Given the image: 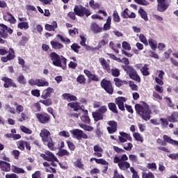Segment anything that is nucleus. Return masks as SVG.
<instances>
[{"instance_id":"f257e3e1","label":"nucleus","mask_w":178,"mask_h":178,"mask_svg":"<svg viewBox=\"0 0 178 178\" xmlns=\"http://www.w3.org/2000/svg\"><path fill=\"white\" fill-rule=\"evenodd\" d=\"M76 15L79 17H83L84 16H86V17H88V16H91V12L88 8L83 6L82 5H76L74 8V12H69L67 13V16L70 19H72V20H76Z\"/></svg>"},{"instance_id":"f03ea898","label":"nucleus","mask_w":178,"mask_h":178,"mask_svg":"<svg viewBox=\"0 0 178 178\" xmlns=\"http://www.w3.org/2000/svg\"><path fill=\"white\" fill-rule=\"evenodd\" d=\"M135 111L140 118L145 122L151 119L152 111L149 110V106L147 103L143 102V104H136L135 105Z\"/></svg>"},{"instance_id":"7ed1b4c3","label":"nucleus","mask_w":178,"mask_h":178,"mask_svg":"<svg viewBox=\"0 0 178 178\" xmlns=\"http://www.w3.org/2000/svg\"><path fill=\"white\" fill-rule=\"evenodd\" d=\"M49 58L52 61V65L56 66V67H61L65 70L67 67V59L63 56H59V54L56 52H51L49 54Z\"/></svg>"},{"instance_id":"20e7f679","label":"nucleus","mask_w":178,"mask_h":178,"mask_svg":"<svg viewBox=\"0 0 178 178\" xmlns=\"http://www.w3.org/2000/svg\"><path fill=\"white\" fill-rule=\"evenodd\" d=\"M67 106H69V108L71 109H73L74 112H79V111L81 110L84 113V115L81 117V122L86 123V124H90L91 123V120H90V117L88 116V111L81 108L80 103L70 102L67 104Z\"/></svg>"},{"instance_id":"39448f33","label":"nucleus","mask_w":178,"mask_h":178,"mask_svg":"<svg viewBox=\"0 0 178 178\" xmlns=\"http://www.w3.org/2000/svg\"><path fill=\"white\" fill-rule=\"evenodd\" d=\"M129 157L127 154H123L121 157L115 156L113 157V163H118V166L120 170H127L130 169V163L127 162Z\"/></svg>"},{"instance_id":"423d86ee","label":"nucleus","mask_w":178,"mask_h":178,"mask_svg":"<svg viewBox=\"0 0 178 178\" xmlns=\"http://www.w3.org/2000/svg\"><path fill=\"white\" fill-rule=\"evenodd\" d=\"M54 92V88H47V89L44 90L42 92L41 98L39 102L44 105V106H51L52 105V99L51 98V94Z\"/></svg>"},{"instance_id":"0eeeda50","label":"nucleus","mask_w":178,"mask_h":178,"mask_svg":"<svg viewBox=\"0 0 178 178\" xmlns=\"http://www.w3.org/2000/svg\"><path fill=\"white\" fill-rule=\"evenodd\" d=\"M0 27H1V31H0V44H5L6 42V38L9 37L8 34H13V29L8 27V26L3 24H0ZM2 38H4L2 39Z\"/></svg>"},{"instance_id":"6e6552de","label":"nucleus","mask_w":178,"mask_h":178,"mask_svg":"<svg viewBox=\"0 0 178 178\" xmlns=\"http://www.w3.org/2000/svg\"><path fill=\"white\" fill-rule=\"evenodd\" d=\"M100 86L104 91L109 95H112L113 94L115 89L113 88V85H112V82L106 79H103L100 82Z\"/></svg>"},{"instance_id":"1a4fd4ad","label":"nucleus","mask_w":178,"mask_h":178,"mask_svg":"<svg viewBox=\"0 0 178 178\" xmlns=\"http://www.w3.org/2000/svg\"><path fill=\"white\" fill-rule=\"evenodd\" d=\"M163 138L164 140H162V139L161 138L157 139L156 143L157 144H159V145H161L162 147H166L168 143V144H171L172 145H177L178 147V141L172 139L168 135L163 136Z\"/></svg>"},{"instance_id":"9d476101","label":"nucleus","mask_w":178,"mask_h":178,"mask_svg":"<svg viewBox=\"0 0 178 178\" xmlns=\"http://www.w3.org/2000/svg\"><path fill=\"white\" fill-rule=\"evenodd\" d=\"M126 73L128 74L129 79L134 80V81H137L138 83H141V78L136 69L134 67H128V69L126 70Z\"/></svg>"},{"instance_id":"9b49d317","label":"nucleus","mask_w":178,"mask_h":178,"mask_svg":"<svg viewBox=\"0 0 178 178\" xmlns=\"http://www.w3.org/2000/svg\"><path fill=\"white\" fill-rule=\"evenodd\" d=\"M35 116L41 124H48L51 122V115L45 112L38 113L35 114Z\"/></svg>"},{"instance_id":"f8f14e48","label":"nucleus","mask_w":178,"mask_h":178,"mask_svg":"<svg viewBox=\"0 0 178 178\" xmlns=\"http://www.w3.org/2000/svg\"><path fill=\"white\" fill-rule=\"evenodd\" d=\"M71 134L76 138V140H81V138H83L84 140H87L88 138V136L81 129H75L70 131Z\"/></svg>"},{"instance_id":"ddd939ff","label":"nucleus","mask_w":178,"mask_h":178,"mask_svg":"<svg viewBox=\"0 0 178 178\" xmlns=\"http://www.w3.org/2000/svg\"><path fill=\"white\" fill-rule=\"evenodd\" d=\"M41 158H43L44 161H47V162H58V158L55 156V155L51 152L50 151H45L44 154H40Z\"/></svg>"},{"instance_id":"4468645a","label":"nucleus","mask_w":178,"mask_h":178,"mask_svg":"<svg viewBox=\"0 0 178 178\" xmlns=\"http://www.w3.org/2000/svg\"><path fill=\"white\" fill-rule=\"evenodd\" d=\"M133 138L130 136V134L126 132H120V136H118V144H123L127 141H131Z\"/></svg>"},{"instance_id":"2eb2a0df","label":"nucleus","mask_w":178,"mask_h":178,"mask_svg":"<svg viewBox=\"0 0 178 178\" xmlns=\"http://www.w3.org/2000/svg\"><path fill=\"white\" fill-rule=\"evenodd\" d=\"M169 8V3L166 2V0H157V11L165 12Z\"/></svg>"},{"instance_id":"dca6fc26","label":"nucleus","mask_w":178,"mask_h":178,"mask_svg":"<svg viewBox=\"0 0 178 178\" xmlns=\"http://www.w3.org/2000/svg\"><path fill=\"white\" fill-rule=\"evenodd\" d=\"M107 124L110 126L107 127V131L109 134H113L114 133H116V131H118V122L116 121H108L107 122Z\"/></svg>"},{"instance_id":"f3484780","label":"nucleus","mask_w":178,"mask_h":178,"mask_svg":"<svg viewBox=\"0 0 178 178\" xmlns=\"http://www.w3.org/2000/svg\"><path fill=\"white\" fill-rule=\"evenodd\" d=\"M1 80L2 81L4 82V84H3L4 88H9V87H13L14 88H16L17 87L16 83H13V79L10 78L3 76L1 78Z\"/></svg>"},{"instance_id":"a211bd4d","label":"nucleus","mask_w":178,"mask_h":178,"mask_svg":"<svg viewBox=\"0 0 178 178\" xmlns=\"http://www.w3.org/2000/svg\"><path fill=\"white\" fill-rule=\"evenodd\" d=\"M40 136L42 138V141H43V143H45L46 141H49L51 140V133L49 132V131H48L47 129H43L41 131Z\"/></svg>"},{"instance_id":"6ab92c4d","label":"nucleus","mask_w":178,"mask_h":178,"mask_svg":"<svg viewBox=\"0 0 178 178\" xmlns=\"http://www.w3.org/2000/svg\"><path fill=\"white\" fill-rule=\"evenodd\" d=\"M99 62L101 66H102L104 70H106L108 73H109V72H111V66L109 65V63H108L106 60H105V58H99Z\"/></svg>"},{"instance_id":"aec40b11","label":"nucleus","mask_w":178,"mask_h":178,"mask_svg":"<svg viewBox=\"0 0 178 178\" xmlns=\"http://www.w3.org/2000/svg\"><path fill=\"white\" fill-rule=\"evenodd\" d=\"M115 102L120 111H125L124 102H126V97H118L116 99Z\"/></svg>"},{"instance_id":"412c9836","label":"nucleus","mask_w":178,"mask_h":178,"mask_svg":"<svg viewBox=\"0 0 178 178\" xmlns=\"http://www.w3.org/2000/svg\"><path fill=\"white\" fill-rule=\"evenodd\" d=\"M90 29L95 34H98L99 33H102L103 29L100 27L97 22H92L90 25Z\"/></svg>"},{"instance_id":"4be33fe9","label":"nucleus","mask_w":178,"mask_h":178,"mask_svg":"<svg viewBox=\"0 0 178 178\" xmlns=\"http://www.w3.org/2000/svg\"><path fill=\"white\" fill-rule=\"evenodd\" d=\"M0 169H1L3 172H10V163L1 160Z\"/></svg>"},{"instance_id":"5701e85b","label":"nucleus","mask_w":178,"mask_h":178,"mask_svg":"<svg viewBox=\"0 0 178 178\" xmlns=\"http://www.w3.org/2000/svg\"><path fill=\"white\" fill-rule=\"evenodd\" d=\"M92 116L95 122H99V120H104V115H102L98 110L92 113Z\"/></svg>"},{"instance_id":"b1692460","label":"nucleus","mask_w":178,"mask_h":178,"mask_svg":"<svg viewBox=\"0 0 178 178\" xmlns=\"http://www.w3.org/2000/svg\"><path fill=\"white\" fill-rule=\"evenodd\" d=\"M62 97L63 99H65L68 102H72V101H77V97L70 93H63Z\"/></svg>"},{"instance_id":"393cba45","label":"nucleus","mask_w":178,"mask_h":178,"mask_svg":"<svg viewBox=\"0 0 178 178\" xmlns=\"http://www.w3.org/2000/svg\"><path fill=\"white\" fill-rule=\"evenodd\" d=\"M52 24L53 25L46 24L44 26L45 30H47V31H55V29H58V23L56 21H54Z\"/></svg>"},{"instance_id":"a878e982","label":"nucleus","mask_w":178,"mask_h":178,"mask_svg":"<svg viewBox=\"0 0 178 178\" xmlns=\"http://www.w3.org/2000/svg\"><path fill=\"white\" fill-rule=\"evenodd\" d=\"M121 63H124V65H122L121 67L124 72H126L129 67H133V66L130 65V60H129L127 58H123Z\"/></svg>"},{"instance_id":"bb28decb","label":"nucleus","mask_w":178,"mask_h":178,"mask_svg":"<svg viewBox=\"0 0 178 178\" xmlns=\"http://www.w3.org/2000/svg\"><path fill=\"white\" fill-rule=\"evenodd\" d=\"M8 16L10 18H8ZM3 19L6 22H9V23H11L12 24H15V23H16V19H15V17L9 12H7V16H3Z\"/></svg>"},{"instance_id":"cd10ccee","label":"nucleus","mask_w":178,"mask_h":178,"mask_svg":"<svg viewBox=\"0 0 178 178\" xmlns=\"http://www.w3.org/2000/svg\"><path fill=\"white\" fill-rule=\"evenodd\" d=\"M108 108L109 111L113 112V113H115V115L119 114V111H118V106H116V104L113 102H111L108 104Z\"/></svg>"},{"instance_id":"c85d7f7f","label":"nucleus","mask_w":178,"mask_h":178,"mask_svg":"<svg viewBox=\"0 0 178 178\" xmlns=\"http://www.w3.org/2000/svg\"><path fill=\"white\" fill-rule=\"evenodd\" d=\"M138 13L145 22H148V13H147V11L140 7L138 10Z\"/></svg>"},{"instance_id":"c756f323","label":"nucleus","mask_w":178,"mask_h":178,"mask_svg":"<svg viewBox=\"0 0 178 178\" xmlns=\"http://www.w3.org/2000/svg\"><path fill=\"white\" fill-rule=\"evenodd\" d=\"M140 72L142 73L143 76H149V67H148V64H145L141 68H140Z\"/></svg>"},{"instance_id":"7c9ffc66","label":"nucleus","mask_w":178,"mask_h":178,"mask_svg":"<svg viewBox=\"0 0 178 178\" xmlns=\"http://www.w3.org/2000/svg\"><path fill=\"white\" fill-rule=\"evenodd\" d=\"M148 44L153 51H156V48H158V43L156 42V40L152 38H149Z\"/></svg>"},{"instance_id":"2f4dec72","label":"nucleus","mask_w":178,"mask_h":178,"mask_svg":"<svg viewBox=\"0 0 178 178\" xmlns=\"http://www.w3.org/2000/svg\"><path fill=\"white\" fill-rule=\"evenodd\" d=\"M168 122L176 123L178 122V114L177 113H173L172 115L168 117Z\"/></svg>"},{"instance_id":"473e14b6","label":"nucleus","mask_w":178,"mask_h":178,"mask_svg":"<svg viewBox=\"0 0 178 178\" xmlns=\"http://www.w3.org/2000/svg\"><path fill=\"white\" fill-rule=\"evenodd\" d=\"M50 44L54 49H62L63 48V44L54 40H51Z\"/></svg>"},{"instance_id":"72a5a7b5","label":"nucleus","mask_w":178,"mask_h":178,"mask_svg":"<svg viewBox=\"0 0 178 178\" xmlns=\"http://www.w3.org/2000/svg\"><path fill=\"white\" fill-rule=\"evenodd\" d=\"M30 27V26H29V22H19L17 24V28L20 29V30H29V28Z\"/></svg>"},{"instance_id":"f704fd0d","label":"nucleus","mask_w":178,"mask_h":178,"mask_svg":"<svg viewBox=\"0 0 178 178\" xmlns=\"http://www.w3.org/2000/svg\"><path fill=\"white\" fill-rule=\"evenodd\" d=\"M12 172H13V173H17V175L20 173H25V171L23 170V168H19L16 165H12Z\"/></svg>"},{"instance_id":"c9c22d12","label":"nucleus","mask_w":178,"mask_h":178,"mask_svg":"<svg viewBox=\"0 0 178 178\" xmlns=\"http://www.w3.org/2000/svg\"><path fill=\"white\" fill-rule=\"evenodd\" d=\"M49 83L45 79H38V87H48Z\"/></svg>"},{"instance_id":"e433bc0d","label":"nucleus","mask_w":178,"mask_h":178,"mask_svg":"<svg viewBox=\"0 0 178 178\" xmlns=\"http://www.w3.org/2000/svg\"><path fill=\"white\" fill-rule=\"evenodd\" d=\"M133 137L136 141H140V143H144V138L141 136V134L138 132H135L133 134Z\"/></svg>"},{"instance_id":"4c0bfd02","label":"nucleus","mask_w":178,"mask_h":178,"mask_svg":"<svg viewBox=\"0 0 178 178\" xmlns=\"http://www.w3.org/2000/svg\"><path fill=\"white\" fill-rule=\"evenodd\" d=\"M108 40H102L99 41L97 46L95 47V49H101L102 47H105L108 44Z\"/></svg>"},{"instance_id":"58836bf2","label":"nucleus","mask_w":178,"mask_h":178,"mask_svg":"<svg viewBox=\"0 0 178 178\" xmlns=\"http://www.w3.org/2000/svg\"><path fill=\"white\" fill-rule=\"evenodd\" d=\"M79 126H80V127H81V129H83L85 130V131H92V130H94L93 127L87 125L86 124L81 123V124H79Z\"/></svg>"},{"instance_id":"ea45409f","label":"nucleus","mask_w":178,"mask_h":178,"mask_svg":"<svg viewBox=\"0 0 178 178\" xmlns=\"http://www.w3.org/2000/svg\"><path fill=\"white\" fill-rule=\"evenodd\" d=\"M76 81L79 84H86V81H87V79H86V76L83 74H80L76 78Z\"/></svg>"},{"instance_id":"a19ab883","label":"nucleus","mask_w":178,"mask_h":178,"mask_svg":"<svg viewBox=\"0 0 178 178\" xmlns=\"http://www.w3.org/2000/svg\"><path fill=\"white\" fill-rule=\"evenodd\" d=\"M113 20L116 23H120V16H119V13L117 10L113 11Z\"/></svg>"},{"instance_id":"79ce46f5","label":"nucleus","mask_w":178,"mask_h":178,"mask_svg":"<svg viewBox=\"0 0 178 178\" xmlns=\"http://www.w3.org/2000/svg\"><path fill=\"white\" fill-rule=\"evenodd\" d=\"M139 40L140 42H143L145 47H148V40H147V38H145V35L144 34L140 33L139 35Z\"/></svg>"},{"instance_id":"37998d69","label":"nucleus","mask_w":178,"mask_h":178,"mask_svg":"<svg viewBox=\"0 0 178 178\" xmlns=\"http://www.w3.org/2000/svg\"><path fill=\"white\" fill-rule=\"evenodd\" d=\"M20 130L22 133H25V134H33V131L25 126L21 125Z\"/></svg>"},{"instance_id":"c03bdc74","label":"nucleus","mask_w":178,"mask_h":178,"mask_svg":"<svg viewBox=\"0 0 178 178\" xmlns=\"http://www.w3.org/2000/svg\"><path fill=\"white\" fill-rule=\"evenodd\" d=\"M45 143H47V147L51 149V151L55 150V144H54V141L52 140V138H51L50 140H46Z\"/></svg>"},{"instance_id":"a18cd8bd","label":"nucleus","mask_w":178,"mask_h":178,"mask_svg":"<svg viewBox=\"0 0 178 178\" xmlns=\"http://www.w3.org/2000/svg\"><path fill=\"white\" fill-rule=\"evenodd\" d=\"M74 166L76 168H79V169H83L84 168V164L81 163V159H78L74 163Z\"/></svg>"},{"instance_id":"49530a36","label":"nucleus","mask_w":178,"mask_h":178,"mask_svg":"<svg viewBox=\"0 0 178 178\" xmlns=\"http://www.w3.org/2000/svg\"><path fill=\"white\" fill-rule=\"evenodd\" d=\"M89 6H90L92 9H98V8H99V4L98 3H95V1L94 0H90L89 1Z\"/></svg>"},{"instance_id":"de8ad7c7","label":"nucleus","mask_w":178,"mask_h":178,"mask_svg":"<svg viewBox=\"0 0 178 178\" xmlns=\"http://www.w3.org/2000/svg\"><path fill=\"white\" fill-rule=\"evenodd\" d=\"M70 155V153L65 149H61L59 152H58V156H69Z\"/></svg>"},{"instance_id":"09e8293b","label":"nucleus","mask_w":178,"mask_h":178,"mask_svg":"<svg viewBox=\"0 0 178 178\" xmlns=\"http://www.w3.org/2000/svg\"><path fill=\"white\" fill-rule=\"evenodd\" d=\"M122 45L123 49H124L125 51H131V46L129 44V42L124 41L122 42Z\"/></svg>"},{"instance_id":"8fccbe9b","label":"nucleus","mask_w":178,"mask_h":178,"mask_svg":"<svg viewBox=\"0 0 178 178\" xmlns=\"http://www.w3.org/2000/svg\"><path fill=\"white\" fill-rule=\"evenodd\" d=\"M111 75L113 76V77H119V76H120V70L118 68L112 69Z\"/></svg>"},{"instance_id":"3c124183","label":"nucleus","mask_w":178,"mask_h":178,"mask_svg":"<svg viewBox=\"0 0 178 178\" xmlns=\"http://www.w3.org/2000/svg\"><path fill=\"white\" fill-rule=\"evenodd\" d=\"M95 162L99 165H104L106 166H108L109 165V163H108V161H105V159H96Z\"/></svg>"},{"instance_id":"603ef678","label":"nucleus","mask_w":178,"mask_h":178,"mask_svg":"<svg viewBox=\"0 0 178 178\" xmlns=\"http://www.w3.org/2000/svg\"><path fill=\"white\" fill-rule=\"evenodd\" d=\"M142 178H155V175L152 172H142Z\"/></svg>"},{"instance_id":"864d4df0","label":"nucleus","mask_w":178,"mask_h":178,"mask_svg":"<svg viewBox=\"0 0 178 178\" xmlns=\"http://www.w3.org/2000/svg\"><path fill=\"white\" fill-rule=\"evenodd\" d=\"M134 2L138 3V5H143V6H147V5H149V2L147 0H134Z\"/></svg>"},{"instance_id":"5fc2aeb1","label":"nucleus","mask_w":178,"mask_h":178,"mask_svg":"<svg viewBox=\"0 0 178 178\" xmlns=\"http://www.w3.org/2000/svg\"><path fill=\"white\" fill-rule=\"evenodd\" d=\"M80 48H81V47H80L77 43H74L71 45V49L76 54H79V49H80Z\"/></svg>"},{"instance_id":"6e6d98bb","label":"nucleus","mask_w":178,"mask_h":178,"mask_svg":"<svg viewBox=\"0 0 178 178\" xmlns=\"http://www.w3.org/2000/svg\"><path fill=\"white\" fill-rule=\"evenodd\" d=\"M147 169H150L151 170H152L154 172V170H156V169H157L156 163H148L147 165Z\"/></svg>"},{"instance_id":"4d7b16f0","label":"nucleus","mask_w":178,"mask_h":178,"mask_svg":"<svg viewBox=\"0 0 178 178\" xmlns=\"http://www.w3.org/2000/svg\"><path fill=\"white\" fill-rule=\"evenodd\" d=\"M15 106H16L17 113L19 114L24 111V107L22 105H18L17 103H15Z\"/></svg>"},{"instance_id":"13d9d810","label":"nucleus","mask_w":178,"mask_h":178,"mask_svg":"<svg viewBox=\"0 0 178 178\" xmlns=\"http://www.w3.org/2000/svg\"><path fill=\"white\" fill-rule=\"evenodd\" d=\"M129 87L132 90V91H138V86L134 83L133 81H130L129 83Z\"/></svg>"},{"instance_id":"bf43d9fd","label":"nucleus","mask_w":178,"mask_h":178,"mask_svg":"<svg viewBox=\"0 0 178 178\" xmlns=\"http://www.w3.org/2000/svg\"><path fill=\"white\" fill-rule=\"evenodd\" d=\"M58 38H60V40L63 42H66V44H70L71 41L70 39L66 38H63V36L60 34H58L57 35Z\"/></svg>"},{"instance_id":"052dcab7","label":"nucleus","mask_w":178,"mask_h":178,"mask_svg":"<svg viewBox=\"0 0 178 178\" xmlns=\"http://www.w3.org/2000/svg\"><path fill=\"white\" fill-rule=\"evenodd\" d=\"M66 143L69 149H70V151H74V149H76V146H74V143H73V142L67 140Z\"/></svg>"},{"instance_id":"680f3d73","label":"nucleus","mask_w":178,"mask_h":178,"mask_svg":"<svg viewBox=\"0 0 178 178\" xmlns=\"http://www.w3.org/2000/svg\"><path fill=\"white\" fill-rule=\"evenodd\" d=\"M97 111L102 114L104 115L108 112V107L106 106H102Z\"/></svg>"},{"instance_id":"e2e57ef3","label":"nucleus","mask_w":178,"mask_h":178,"mask_svg":"<svg viewBox=\"0 0 178 178\" xmlns=\"http://www.w3.org/2000/svg\"><path fill=\"white\" fill-rule=\"evenodd\" d=\"M113 81L115 83V86L116 87L120 88L122 87V79L119 78H114Z\"/></svg>"},{"instance_id":"0e129e2a","label":"nucleus","mask_w":178,"mask_h":178,"mask_svg":"<svg viewBox=\"0 0 178 178\" xmlns=\"http://www.w3.org/2000/svg\"><path fill=\"white\" fill-rule=\"evenodd\" d=\"M129 8H125L121 13V16L123 19H129Z\"/></svg>"},{"instance_id":"69168bd1","label":"nucleus","mask_w":178,"mask_h":178,"mask_svg":"<svg viewBox=\"0 0 178 178\" xmlns=\"http://www.w3.org/2000/svg\"><path fill=\"white\" fill-rule=\"evenodd\" d=\"M130 170L132 172V178H140V176H138V172L134 170V168L131 167Z\"/></svg>"},{"instance_id":"338daca9","label":"nucleus","mask_w":178,"mask_h":178,"mask_svg":"<svg viewBox=\"0 0 178 178\" xmlns=\"http://www.w3.org/2000/svg\"><path fill=\"white\" fill-rule=\"evenodd\" d=\"M113 178H125L123 175L120 174L118 170H114Z\"/></svg>"},{"instance_id":"774afa93","label":"nucleus","mask_w":178,"mask_h":178,"mask_svg":"<svg viewBox=\"0 0 178 178\" xmlns=\"http://www.w3.org/2000/svg\"><path fill=\"white\" fill-rule=\"evenodd\" d=\"M17 81L19 83V84H26V79H24V76L20 75L18 76Z\"/></svg>"}]
</instances>
